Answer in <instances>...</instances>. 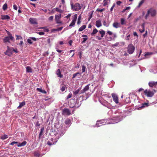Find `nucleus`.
I'll return each mask as SVG.
<instances>
[{
	"mask_svg": "<svg viewBox=\"0 0 157 157\" xmlns=\"http://www.w3.org/2000/svg\"><path fill=\"white\" fill-rule=\"evenodd\" d=\"M96 25L97 27H99L102 25L100 20H97L96 22Z\"/></svg>",
	"mask_w": 157,
	"mask_h": 157,
	"instance_id": "f3484780",
	"label": "nucleus"
},
{
	"mask_svg": "<svg viewBox=\"0 0 157 157\" xmlns=\"http://www.w3.org/2000/svg\"><path fill=\"white\" fill-rule=\"evenodd\" d=\"M61 16V15L60 14L58 15H55V19H60Z\"/></svg>",
	"mask_w": 157,
	"mask_h": 157,
	"instance_id": "79ce46f5",
	"label": "nucleus"
},
{
	"mask_svg": "<svg viewBox=\"0 0 157 157\" xmlns=\"http://www.w3.org/2000/svg\"><path fill=\"white\" fill-rule=\"evenodd\" d=\"M44 127H42V128H41L40 129V133L39 135V137L40 138L41 136L42 135L43 132H44Z\"/></svg>",
	"mask_w": 157,
	"mask_h": 157,
	"instance_id": "cd10ccee",
	"label": "nucleus"
},
{
	"mask_svg": "<svg viewBox=\"0 0 157 157\" xmlns=\"http://www.w3.org/2000/svg\"><path fill=\"white\" fill-rule=\"evenodd\" d=\"M8 34L9 36L5 37L3 39V41L5 43H10V40H14V37L9 32H8Z\"/></svg>",
	"mask_w": 157,
	"mask_h": 157,
	"instance_id": "39448f33",
	"label": "nucleus"
},
{
	"mask_svg": "<svg viewBox=\"0 0 157 157\" xmlns=\"http://www.w3.org/2000/svg\"><path fill=\"white\" fill-rule=\"evenodd\" d=\"M25 105V101H23L22 102H21L20 103V105L18 107V108L20 109L23 106Z\"/></svg>",
	"mask_w": 157,
	"mask_h": 157,
	"instance_id": "b1692460",
	"label": "nucleus"
},
{
	"mask_svg": "<svg viewBox=\"0 0 157 157\" xmlns=\"http://www.w3.org/2000/svg\"><path fill=\"white\" fill-rule=\"evenodd\" d=\"M115 3H114L113 5V6H112V7H111V8H110V9L111 12H112V11H113V9L114 7L115 6Z\"/></svg>",
	"mask_w": 157,
	"mask_h": 157,
	"instance_id": "052dcab7",
	"label": "nucleus"
},
{
	"mask_svg": "<svg viewBox=\"0 0 157 157\" xmlns=\"http://www.w3.org/2000/svg\"><path fill=\"white\" fill-rule=\"evenodd\" d=\"M141 27L142 28V30H141L140 29L139 30H140V31L141 33H143V32H144V24H143L141 25Z\"/></svg>",
	"mask_w": 157,
	"mask_h": 157,
	"instance_id": "72a5a7b5",
	"label": "nucleus"
},
{
	"mask_svg": "<svg viewBox=\"0 0 157 157\" xmlns=\"http://www.w3.org/2000/svg\"><path fill=\"white\" fill-rule=\"evenodd\" d=\"M8 137V136L6 135H4L1 136V138L2 140H4Z\"/></svg>",
	"mask_w": 157,
	"mask_h": 157,
	"instance_id": "2f4dec72",
	"label": "nucleus"
},
{
	"mask_svg": "<svg viewBox=\"0 0 157 157\" xmlns=\"http://www.w3.org/2000/svg\"><path fill=\"white\" fill-rule=\"evenodd\" d=\"M107 102L106 101H105L104 102L101 103V104L105 106H107V102Z\"/></svg>",
	"mask_w": 157,
	"mask_h": 157,
	"instance_id": "680f3d73",
	"label": "nucleus"
},
{
	"mask_svg": "<svg viewBox=\"0 0 157 157\" xmlns=\"http://www.w3.org/2000/svg\"><path fill=\"white\" fill-rule=\"evenodd\" d=\"M107 33L109 35H111L113 34L112 32L110 31H108L107 32Z\"/></svg>",
	"mask_w": 157,
	"mask_h": 157,
	"instance_id": "13d9d810",
	"label": "nucleus"
},
{
	"mask_svg": "<svg viewBox=\"0 0 157 157\" xmlns=\"http://www.w3.org/2000/svg\"><path fill=\"white\" fill-rule=\"evenodd\" d=\"M80 90L81 88H79L78 90L74 91L73 92V94L75 95H77L79 93Z\"/></svg>",
	"mask_w": 157,
	"mask_h": 157,
	"instance_id": "7c9ffc66",
	"label": "nucleus"
},
{
	"mask_svg": "<svg viewBox=\"0 0 157 157\" xmlns=\"http://www.w3.org/2000/svg\"><path fill=\"white\" fill-rule=\"evenodd\" d=\"M58 132L55 134L56 136V138L58 140L61 136H63L66 131V130L63 125H61L57 129Z\"/></svg>",
	"mask_w": 157,
	"mask_h": 157,
	"instance_id": "f03ea898",
	"label": "nucleus"
},
{
	"mask_svg": "<svg viewBox=\"0 0 157 157\" xmlns=\"http://www.w3.org/2000/svg\"><path fill=\"white\" fill-rule=\"evenodd\" d=\"M135 49V47L132 44H129L128 47V52L130 54H131L133 53Z\"/></svg>",
	"mask_w": 157,
	"mask_h": 157,
	"instance_id": "6e6552de",
	"label": "nucleus"
},
{
	"mask_svg": "<svg viewBox=\"0 0 157 157\" xmlns=\"http://www.w3.org/2000/svg\"><path fill=\"white\" fill-rule=\"evenodd\" d=\"M27 144V142L25 141L21 143H19L17 145L18 147H21L25 146Z\"/></svg>",
	"mask_w": 157,
	"mask_h": 157,
	"instance_id": "aec40b11",
	"label": "nucleus"
},
{
	"mask_svg": "<svg viewBox=\"0 0 157 157\" xmlns=\"http://www.w3.org/2000/svg\"><path fill=\"white\" fill-rule=\"evenodd\" d=\"M156 10L152 8H151L148 10L147 13L145 16V18L146 19H147L150 15L151 17H154L156 15Z\"/></svg>",
	"mask_w": 157,
	"mask_h": 157,
	"instance_id": "7ed1b4c3",
	"label": "nucleus"
},
{
	"mask_svg": "<svg viewBox=\"0 0 157 157\" xmlns=\"http://www.w3.org/2000/svg\"><path fill=\"white\" fill-rule=\"evenodd\" d=\"M30 38L32 40H33L34 41H36L37 40L36 39L35 37H30Z\"/></svg>",
	"mask_w": 157,
	"mask_h": 157,
	"instance_id": "e2e57ef3",
	"label": "nucleus"
},
{
	"mask_svg": "<svg viewBox=\"0 0 157 157\" xmlns=\"http://www.w3.org/2000/svg\"><path fill=\"white\" fill-rule=\"evenodd\" d=\"M26 71L27 72H32V70L31 68L29 66L26 67Z\"/></svg>",
	"mask_w": 157,
	"mask_h": 157,
	"instance_id": "bb28decb",
	"label": "nucleus"
},
{
	"mask_svg": "<svg viewBox=\"0 0 157 157\" xmlns=\"http://www.w3.org/2000/svg\"><path fill=\"white\" fill-rule=\"evenodd\" d=\"M82 73L85 72L86 70V67L84 65H82Z\"/></svg>",
	"mask_w": 157,
	"mask_h": 157,
	"instance_id": "58836bf2",
	"label": "nucleus"
},
{
	"mask_svg": "<svg viewBox=\"0 0 157 157\" xmlns=\"http://www.w3.org/2000/svg\"><path fill=\"white\" fill-rule=\"evenodd\" d=\"M56 22L57 23H61V21L60 20V19H55Z\"/></svg>",
	"mask_w": 157,
	"mask_h": 157,
	"instance_id": "864d4df0",
	"label": "nucleus"
},
{
	"mask_svg": "<svg viewBox=\"0 0 157 157\" xmlns=\"http://www.w3.org/2000/svg\"><path fill=\"white\" fill-rule=\"evenodd\" d=\"M7 6L6 3H5L4 4V5L3 6V9L4 10H6L7 9Z\"/></svg>",
	"mask_w": 157,
	"mask_h": 157,
	"instance_id": "ea45409f",
	"label": "nucleus"
},
{
	"mask_svg": "<svg viewBox=\"0 0 157 157\" xmlns=\"http://www.w3.org/2000/svg\"><path fill=\"white\" fill-rule=\"evenodd\" d=\"M56 11L59 12L60 13H62L63 12V10H62L61 9H59L58 8H55Z\"/></svg>",
	"mask_w": 157,
	"mask_h": 157,
	"instance_id": "c756f323",
	"label": "nucleus"
},
{
	"mask_svg": "<svg viewBox=\"0 0 157 157\" xmlns=\"http://www.w3.org/2000/svg\"><path fill=\"white\" fill-rule=\"evenodd\" d=\"M13 9L16 10H17V6L15 5H14L13 6Z\"/></svg>",
	"mask_w": 157,
	"mask_h": 157,
	"instance_id": "0e129e2a",
	"label": "nucleus"
},
{
	"mask_svg": "<svg viewBox=\"0 0 157 157\" xmlns=\"http://www.w3.org/2000/svg\"><path fill=\"white\" fill-rule=\"evenodd\" d=\"M71 8L74 11H78L81 9L80 4L78 3H76L73 5L72 3H71Z\"/></svg>",
	"mask_w": 157,
	"mask_h": 157,
	"instance_id": "20e7f679",
	"label": "nucleus"
},
{
	"mask_svg": "<svg viewBox=\"0 0 157 157\" xmlns=\"http://www.w3.org/2000/svg\"><path fill=\"white\" fill-rule=\"evenodd\" d=\"M29 21L31 24H37V22L36 19L34 18H31L29 19Z\"/></svg>",
	"mask_w": 157,
	"mask_h": 157,
	"instance_id": "ddd939ff",
	"label": "nucleus"
},
{
	"mask_svg": "<svg viewBox=\"0 0 157 157\" xmlns=\"http://www.w3.org/2000/svg\"><path fill=\"white\" fill-rule=\"evenodd\" d=\"M63 28V27H62L59 28L57 29H56V30H57L58 31H61V30H62Z\"/></svg>",
	"mask_w": 157,
	"mask_h": 157,
	"instance_id": "338daca9",
	"label": "nucleus"
},
{
	"mask_svg": "<svg viewBox=\"0 0 157 157\" xmlns=\"http://www.w3.org/2000/svg\"><path fill=\"white\" fill-rule=\"evenodd\" d=\"M16 36L17 37L16 38L17 40L22 39V37L20 36H18V35H16Z\"/></svg>",
	"mask_w": 157,
	"mask_h": 157,
	"instance_id": "09e8293b",
	"label": "nucleus"
},
{
	"mask_svg": "<svg viewBox=\"0 0 157 157\" xmlns=\"http://www.w3.org/2000/svg\"><path fill=\"white\" fill-rule=\"evenodd\" d=\"M37 33L40 35H42L44 34V33L42 32H37Z\"/></svg>",
	"mask_w": 157,
	"mask_h": 157,
	"instance_id": "5fc2aeb1",
	"label": "nucleus"
},
{
	"mask_svg": "<svg viewBox=\"0 0 157 157\" xmlns=\"http://www.w3.org/2000/svg\"><path fill=\"white\" fill-rule=\"evenodd\" d=\"M107 102V106H105L109 109H111V105L110 104V103H109L108 102Z\"/></svg>",
	"mask_w": 157,
	"mask_h": 157,
	"instance_id": "8fccbe9b",
	"label": "nucleus"
},
{
	"mask_svg": "<svg viewBox=\"0 0 157 157\" xmlns=\"http://www.w3.org/2000/svg\"><path fill=\"white\" fill-rule=\"evenodd\" d=\"M10 19V17L8 15L2 16L1 19L3 20H9Z\"/></svg>",
	"mask_w": 157,
	"mask_h": 157,
	"instance_id": "a211bd4d",
	"label": "nucleus"
},
{
	"mask_svg": "<svg viewBox=\"0 0 157 157\" xmlns=\"http://www.w3.org/2000/svg\"><path fill=\"white\" fill-rule=\"evenodd\" d=\"M62 114L64 116H68L71 114V112L70 110L67 108L63 109L62 113Z\"/></svg>",
	"mask_w": 157,
	"mask_h": 157,
	"instance_id": "1a4fd4ad",
	"label": "nucleus"
},
{
	"mask_svg": "<svg viewBox=\"0 0 157 157\" xmlns=\"http://www.w3.org/2000/svg\"><path fill=\"white\" fill-rule=\"evenodd\" d=\"M145 94L147 97H152L154 94V92L153 90L151 91L150 90H146L144 91Z\"/></svg>",
	"mask_w": 157,
	"mask_h": 157,
	"instance_id": "423d86ee",
	"label": "nucleus"
},
{
	"mask_svg": "<svg viewBox=\"0 0 157 157\" xmlns=\"http://www.w3.org/2000/svg\"><path fill=\"white\" fill-rule=\"evenodd\" d=\"M114 117L109 119L110 122L108 123L113 124L117 123L121 121L123 118L126 116V113L123 111L122 112L120 110H117L114 113Z\"/></svg>",
	"mask_w": 157,
	"mask_h": 157,
	"instance_id": "f257e3e1",
	"label": "nucleus"
},
{
	"mask_svg": "<svg viewBox=\"0 0 157 157\" xmlns=\"http://www.w3.org/2000/svg\"><path fill=\"white\" fill-rule=\"evenodd\" d=\"M65 87L64 86H63L61 88V90L62 91H65Z\"/></svg>",
	"mask_w": 157,
	"mask_h": 157,
	"instance_id": "6e6d98bb",
	"label": "nucleus"
},
{
	"mask_svg": "<svg viewBox=\"0 0 157 157\" xmlns=\"http://www.w3.org/2000/svg\"><path fill=\"white\" fill-rule=\"evenodd\" d=\"M108 0H103V5L104 6H106L108 4Z\"/></svg>",
	"mask_w": 157,
	"mask_h": 157,
	"instance_id": "a19ab883",
	"label": "nucleus"
},
{
	"mask_svg": "<svg viewBox=\"0 0 157 157\" xmlns=\"http://www.w3.org/2000/svg\"><path fill=\"white\" fill-rule=\"evenodd\" d=\"M32 39L30 38V37H29L27 39V42L29 44H33V42H32Z\"/></svg>",
	"mask_w": 157,
	"mask_h": 157,
	"instance_id": "c03bdc74",
	"label": "nucleus"
},
{
	"mask_svg": "<svg viewBox=\"0 0 157 157\" xmlns=\"http://www.w3.org/2000/svg\"><path fill=\"white\" fill-rule=\"evenodd\" d=\"M19 144L18 142H15V141H13L12 142V143H11L10 144L11 145H13L14 144H17V145Z\"/></svg>",
	"mask_w": 157,
	"mask_h": 157,
	"instance_id": "603ef678",
	"label": "nucleus"
},
{
	"mask_svg": "<svg viewBox=\"0 0 157 157\" xmlns=\"http://www.w3.org/2000/svg\"><path fill=\"white\" fill-rule=\"evenodd\" d=\"M12 48H8L5 54L6 55L10 56L12 55Z\"/></svg>",
	"mask_w": 157,
	"mask_h": 157,
	"instance_id": "f8f14e48",
	"label": "nucleus"
},
{
	"mask_svg": "<svg viewBox=\"0 0 157 157\" xmlns=\"http://www.w3.org/2000/svg\"><path fill=\"white\" fill-rule=\"evenodd\" d=\"M77 18V14H75L74 15V16L73 17V19L72 20V21H71V23L70 24L69 26L71 27V26H74L75 22L76 21Z\"/></svg>",
	"mask_w": 157,
	"mask_h": 157,
	"instance_id": "9d476101",
	"label": "nucleus"
},
{
	"mask_svg": "<svg viewBox=\"0 0 157 157\" xmlns=\"http://www.w3.org/2000/svg\"><path fill=\"white\" fill-rule=\"evenodd\" d=\"M98 32V30L96 29H94L93 30L91 34L92 35H94L96 33H97Z\"/></svg>",
	"mask_w": 157,
	"mask_h": 157,
	"instance_id": "473e14b6",
	"label": "nucleus"
},
{
	"mask_svg": "<svg viewBox=\"0 0 157 157\" xmlns=\"http://www.w3.org/2000/svg\"><path fill=\"white\" fill-rule=\"evenodd\" d=\"M72 96V94H69L67 97V99H68L71 98Z\"/></svg>",
	"mask_w": 157,
	"mask_h": 157,
	"instance_id": "4d7b16f0",
	"label": "nucleus"
},
{
	"mask_svg": "<svg viewBox=\"0 0 157 157\" xmlns=\"http://www.w3.org/2000/svg\"><path fill=\"white\" fill-rule=\"evenodd\" d=\"M104 10H105L104 9H98L97 10L99 12H101Z\"/></svg>",
	"mask_w": 157,
	"mask_h": 157,
	"instance_id": "bf43d9fd",
	"label": "nucleus"
},
{
	"mask_svg": "<svg viewBox=\"0 0 157 157\" xmlns=\"http://www.w3.org/2000/svg\"><path fill=\"white\" fill-rule=\"evenodd\" d=\"M70 121L69 119H67L65 121V123L66 125H69L70 124Z\"/></svg>",
	"mask_w": 157,
	"mask_h": 157,
	"instance_id": "e433bc0d",
	"label": "nucleus"
},
{
	"mask_svg": "<svg viewBox=\"0 0 157 157\" xmlns=\"http://www.w3.org/2000/svg\"><path fill=\"white\" fill-rule=\"evenodd\" d=\"M53 139L52 138H51V141L52 142L50 141H48L47 142V144L49 145H53L55 144L56 142L57 141V140H56V142H53Z\"/></svg>",
	"mask_w": 157,
	"mask_h": 157,
	"instance_id": "6ab92c4d",
	"label": "nucleus"
},
{
	"mask_svg": "<svg viewBox=\"0 0 157 157\" xmlns=\"http://www.w3.org/2000/svg\"><path fill=\"white\" fill-rule=\"evenodd\" d=\"M36 126H40V124L39 123L38 121H37L36 123Z\"/></svg>",
	"mask_w": 157,
	"mask_h": 157,
	"instance_id": "774afa93",
	"label": "nucleus"
},
{
	"mask_svg": "<svg viewBox=\"0 0 157 157\" xmlns=\"http://www.w3.org/2000/svg\"><path fill=\"white\" fill-rule=\"evenodd\" d=\"M113 25L114 28L116 29L120 28L121 26V24L120 23L117 22H114L113 24Z\"/></svg>",
	"mask_w": 157,
	"mask_h": 157,
	"instance_id": "4468645a",
	"label": "nucleus"
},
{
	"mask_svg": "<svg viewBox=\"0 0 157 157\" xmlns=\"http://www.w3.org/2000/svg\"><path fill=\"white\" fill-rule=\"evenodd\" d=\"M119 45V43L117 42L115 44L112 45V47H115Z\"/></svg>",
	"mask_w": 157,
	"mask_h": 157,
	"instance_id": "de8ad7c7",
	"label": "nucleus"
},
{
	"mask_svg": "<svg viewBox=\"0 0 157 157\" xmlns=\"http://www.w3.org/2000/svg\"><path fill=\"white\" fill-rule=\"evenodd\" d=\"M34 155L37 157H39L40 156V154H39V153L37 152V151H36L34 153Z\"/></svg>",
	"mask_w": 157,
	"mask_h": 157,
	"instance_id": "37998d69",
	"label": "nucleus"
},
{
	"mask_svg": "<svg viewBox=\"0 0 157 157\" xmlns=\"http://www.w3.org/2000/svg\"><path fill=\"white\" fill-rule=\"evenodd\" d=\"M53 16H51L49 17L48 19L50 21H52L53 19Z\"/></svg>",
	"mask_w": 157,
	"mask_h": 157,
	"instance_id": "69168bd1",
	"label": "nucleus"
},
{
	"mask_svg": "<svg viewBox=\"0 0 157 157\" xmlns=\"http://www.w3.org/2000/svg\"><path fill=\"white\" fill-rule=\"evenodd\" d=\"M112 95L114 101L116 104H118V100L117 96L114 94H112Z\"/></svg>",
	"mask_w": 157,
	"mask_h": 157,
	"instance_id": "9b49d317",
	"label": "nucleus"
},
{
	"mask_svg": "<svg viewBox=\"0 0 157 157\" xmlns=\"http://www.w3.org/2000/svg\"><path fill=\"white\" fill-rule=\"evenodd\" d=\"M86 26L85 25H83L81 27H80L78 29V31L79 32H81L84 30L86 28Z\"/></svg>",
	"mask_w": 157,
	"mask_h": 157,
	"instance_id": "5701e85b",
	"label": "nucleus"
},
{
	"mask_svg": "<svg viewBox=\"0 0 157 157\" xmlns=\"http://www.w3.org/2000/svg\"><path fill=\"white\" fill-rule=\"evenodd\" d=\"M121 24L122 25H124L126 24V21L124 18H121L120 19Z\"/></svg>",
	"mask_w": 157,
	"mask_h": 157,
	"instance_id": "412c9836",
	"label": "nucleus"
},
{
	"mask_svg": "<svg viewBox=\"0 0 157 157\" xmlns=\"http://www.w3.org/2000/svg\"><path fill=\"white\" fill-rule=\"evenodd\" d=\"M148 105H149L148 103H144L141 106V108H143L145 107H147L148 106Z\"/></svg>",
	"mask_w": 157,
	"mask_h": 157,
	"instance_id": "f704fd0d",
	"label": "nucleus"
},
{
	"mask_svg": "<svg viewBox=\"0 0 157 157\" xmlns=\"http://www.w3.org/2000/svg\"><path fill=\"white\" fill-rule=\"evenodd\" d=\"M79 74H80V73L79 72H77L76 73L74 74L73 75L72 78H75L76 76L77 75H79Z\"/></svg>",
	"mask_w": 157,
	"mask_h": 157,
	"instance_id": "3c124183",
	"label": "nucleus"
},
{
	"mask_svg": "<svg viewBox=\"0 0 157 157\" xmlns=\"http://www.w3.org/2000/svg\"><path fill=\"white\" fill-rule=\"evenodd\" d=\"M99 33L101 35V37H103L104 36V35L105 34V32L103 30H101L99 31Z\"/></svg>",
	"mask_w": 157,
	"mask_h": 157,
	"instance_id": "c85d7f7f",
	"label": "nucleus"
},
{
	"mask_svg": "<svg viewBox=\"0 0 157 157\" xmlns=\"http://www.w3.org/2000/svg\"><path fill=\"white\" fill-rule=\"evenodd\" d=\"M37 90L38 91H39L40 92H41V93H44V94H45L46 93V92L45 90H42L41 88H37Z\"/></svg>",
	"mask_w": 157,
	"mask_h": 157,
	"instance_id": "a878e982",
	"label": "nucleus"
},
{
	"mask_svg": "<svg viewBox=\"0 0 157 157\" xmlns=\"http://www.w3.org/2000/svg\"><path fill=\"white\" fill-rule=\"evenodd\" d=\"M103 25L104 26L106 27H108L109 26V24L107 23L105 21H104L103 22Z\"/></svg>",
	"mask_w": 157,
	"mask_h": 157,
	"instance_id": "49530a36",
	"label": "nucleus"
},
{
	"mask_svg": "<svg viewBox=\"0 0 157 157\" xmlns=\"http://www.w3.org/2000/svg\"><path fill=\"white\" fill-rule=\"evenodd\" d=\"M145 0H142L139 3L138 6H137L138 8H139L144 3Z\"/></svg>",
	"mask_w": 157,
	"mask_h": 157,
	"instance_id": "4c0bfd02",
	"label": "nucleus"
},
{
	"mask_svg": "<svg viewBox=\"0 0 157 157\" xmlns=\"http://www.w3.org/2000/svg\"><path fill=\"white\" fill-rule=\"evenodd\" d=\"M105 119H103V120H99L98 121H97V123L95 125V126H94V127H99V126H101V125H99V124H107V123H108L109 122L106 123V122H105Z\"/></svg>",
	"mask_w": 157,
	"mask_h": 157,
	"instance_id": "0eeeda50",
	"label": "nucleus"
},
{
	"mask_svg": "<svg viewBox=\"0 0 157 157\" xmlns=\"http://www.w3.org/2000/svg\"><path fill=\"white\" fill-rule=\"evenodd\" d=\"M81 15H80L78 17V20L77 24L78 25H79L81 23Z\"/></svg>",
	"mask_w": 157,
	"mask_h": 157,
	"instance_id": "c9c22d12",
	"label": "nucleus"
},
{
	"mask_svg": "<svg viewBox=\"0 0 157 157\" xmlns=\"http://www.w3.org/2000/svg\"><path fill=\"white\" fill-rule=\"evenodd\" d=\"M89 85H88L86 86L81 91V93H83L88 90L89 88Z\"/></svg>",
	"mask_w": 157,
	"mask_h": 157,
	"instance_id": "dca6fc26",
	"label": "nucleus"
},
{
	"mask_svg": "<svg viewBox=\"0 0 157 157\" xmlns=\"http://www.w3.org/2000/svg\"><path fill=\"white\" fill-rule=\"evenodd\" d=\"M152 54V53L151 52H147L145 54L144 56H145L146 57L147 56H148L151 55Z\"/></svg>",
	"mask_w": 157,
	"mask_h": 157,
	"instance_id": "a18cd8bd",
	"label": "nucleus"
},
{
	"mask_svg": "<svg viewBox=\"0 0 157 157\" xmlns=\"http://www.w3.org/2000/svg\"><path fill=\"white\" fill-rule=\"evenodd\" d=\"M82 37H84L82 38L83 41L82 42V43H85L86 41L88 39L87 36L85 35H83L82 36Z\"/></svg>",
	"mask_w": 157,
	"mask_h": 157,
	"instance_id": "4be33fe9",
	"label": "nucleus"
},
{
	"mask_svg": "<svg viewBox=\"0 0 157 157\" xmlns=\"http://www.w3.org/2000/svg\"><path fill=\"white\" fill-rule=\"evenodd\" d=\"M56 74L60 78H62L63 77V75H62L60 70V69H58L56 72Z\"/></svg>",
	"mask_w": 157,
	"mask_h": 157,
	"instance_id": "2eb2a0df",
	"label": "nucleus"
},
{
	"mask_svg": "<svg viewBox=\"0 0 157 157\" xmlns=\"http://www.w3.org/2000/svg\"><path fill=\"white\" fill-rule=\"evenodd\" d=\"M39 29H43L44 32H48L49 30L46 27H41L39 28Z\"/></svg>",
	"mask_w": 157,
	"mask_h": 157,
	"instance_id": "393cba45",
	"label": "nucleus"
}]
</instances>
